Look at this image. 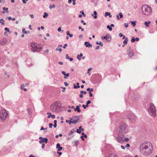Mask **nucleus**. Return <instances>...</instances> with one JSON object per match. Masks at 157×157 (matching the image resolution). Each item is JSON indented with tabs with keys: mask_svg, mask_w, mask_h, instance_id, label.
I'll return each mask as SVG.
<instances>
[{
	"mask_svg": "<svg viewBox=\"0 0 157 157\" xmlns=\"http://www.w3.org/2000/svg\"><path fill=\"white\" fill-rule=\"evenodd\" d=\"M128 130V127L125 124H121L117 128L116 140L117 142L123 144L129 141V138L126 137Z\"/></svg>",
	"mask_w": 157,
	"mask_h": 157,
	"instance_id": "1",
	"label": "nucleus"
},
{
	"mask_svg": "<svg viewBox=\"0 0 157 157\" xmlns=\"http://www.w3.org/2000/svg\"><path fill=\"white\" fill-rule=\"evenodd\" d=\"M152 145L148 142H144L142 143L140 146V151L143 155L147 156L152 152Z\"/></svg>",
	"mask_w": 157,
	"mask_h": 157,
	"instance_id": "2",
	"label": "nucleus"
},
{
	"mask_svg": "<svg viewBox=\"0 0 157 157\" xmlns=\"http://www.w3.org/2000/svg\"><path fill=\"white\" fill-rule=\"evenodd\" d=\"M149 114L151 117H155L156 115V107L152 103L150 104L149 107L147 109Z\"/></svg>",
	"mask_w": 157,
	"mask_h": 157,
	"instance_id": "3",
	"label": "nucleus"
},
{
	"mask_svg": "<svg viewBox=\"0 0 157 157\" xmlns=\"http://www.w3.org/2000/svg\"><path fill=\"white\" fill-rule=\"evenodd\" d=\"M32 50L33 52H40L42 50L41 44H38L34 42H32L30 44Z\"/></svg>",
	"mask_w": 157,
	"mask_h": 157,
	"instance_id": "4",
	"label": "nucleus"
},
{
	"mask_svg": "<svg viewBox=\"0 0 157 157\" xmlns=\"http://www.w3.org/2000/svg\"><path fill=\"white\" fill-rule=\"evenodd\" d=\"M141 9L143 14L145 15H149L152 12L151 7L147 5H143Z\"/></svg>",
	"mask_w": 157,
	"mask_h": 157,
	"instance_id": "5",
	"label": "nucleus"
},
{
	"mask_svg": "<svg viewBox=\"0 0 157 157\" xmlns=\"http://www.w3.org/2000/svg\"><path fill=\"white\" fill-rule=\"evenodd\" d=\"M60 103L59 101H58L54 102L52 104L50 107L51 111L53 112H57L58 111Z\"/></svg>",
	"mask_w": 157,
	"mask_h": 157,
	"instance_id": "6",
	"label": "nucleus"
},
{
	"mask_svg": "<svg viewBox=\"0 0 157 157\" xmlns=\"http://www.w3.org/2000/svg\"><path fill=\"white\" fill-rule=\"evenodd\" d=\"M8 113L4 109H2L0 112V117L2 120H5L7 117Z\"/></svg>",
	"mask_w": 157,
	"mask_h": 157,
	"instance_id": "7",
	"label": "nucleus"
},
{
	"mask_svg": "<svg viewBox=\"0 0 157 157\" xmlns=\"http://www.w3.org/2000/svg\"><path fill=\"white\" fill-rule=\"evenodd\" d=\"M128 117L132 122H133L136 120V117L132 113H130L128 116Z\"/></svg>",
	"mask_w": 157,
	"mask_h": 157,
	"instance_id": "8",
	"label": "nucleus"
},
{
	"mask_svg": "<svg viewBox=\"0 0 157 157\" xmlns=\"http://www.w3.org/2000/svg\"><path fill=\"white\" fill-rule=\"evenodd\" d=\"M79 119V118L77 116L73 117L71 118V120L72 121V123L74 124H75Z\"/></svg>",
	"mask_w": 157,
	"mask_h": 157,
	"instance_id": "9",
	"label": "nucleus"
},
{
	"mask_svg": "<svg viewBox=\"0 0 157 157\" xmlns=\"http://www.w3.org/2000/svg\"><path fill=\"white\" fill-rule=\"evenodd\" d=\"M128 51V55L130 57L133 56L134 55V53L133 51L131 49V47L129 48V50Z\"/></svg>",
	"mask_w": 157,
	"mask_h": 157,
	"instance_id": "10",
	"label": "nucleus"
},
{
	"mask_svg": "<svg viewBox=\"0 0 157 157\" xmlns=\"http://www.w3.org/2000/svg\"><path fill=\"white\" fill-rule=\"evenodd\" d=\"M123 15L122 13L120 12L119 13V15H117V19L118 20H119L120 19L122 18L123 17Z\"/></svg>",
	"mask_w": 157,
	"mask_h": 157,
	"instance_id": "11",
	"label": "nucleus"
},
{
	"mask_svg": "<svg viewBox=\"0 0 157 157\" xmlns=\"http://www.w3.org/2000/svg\"><path fill=\"white\" fill-rule=\"evenodd\" d=\"M6 42V39L4 38L0 40V44L2 45H4Z\"/></svg>",
	"mask_w": 157,
	"mask_h": 157,
	"instance_id": "12",
	"label": "nucleus"
},
{
	"mask_svg": "<svg viewBox=\"0 0 157 157\" xmlns=\"http://www.w3.org/2000/svg\"><path fill=\"white\" fill-rule=\"evenodd\" d=\"M84 45L86 46V47L88 48H91L92 46V45L90 44L88 42H85L84 43Z\"/></svg>",
	"mask_w": 157,
	"mask_h": 157,
	"instance_id": "13",
	"label": "nucleus"
},
{
	"mask_svg": "<svg viewBox=\"0 0 157 157\" xmlns=\"http://www.w3.org/2000/svg\"><path fill=\"white\" fill-rule=\"evenodd\" d=\"M75 111H77L78 112L80 113L81 112V110L79 108V105H77L76 106V108L74 109Z\"/></svg>",
	"mask_w": 157,
	"mask_h": 157,
	"instance_id": "14",
	"label": "nucleus"
},
{
	"mask_svg": "<svg viewBox=\"0 0 157 157\" xmlns=\"http://www.w3.org/2000/svg\"><path fill=\"white\" fill-rule=\"evenodd\" d=\"M109 16V17L110 18L112 17V15L109 12H106L105 13V16L106 17L107 16Z\"/></svg>",
	"mask_w": 157,
	"mask_h": 157,
	"instance_id": "15",
	"label": "nucleus"
},
{
	"mask_svg": "<svg viewBox=\"0 0 157 157\" xmlns=\"http://www.w3.org/2000/svg\"><path fill=\"white\" fill-rule=\"evenodd\" d=\"M151 23V22L150 21H145V22H144V24L147 27H148L149 26V24Z\"/></svg>",
	"mask_w": 157,
	"mask_h": 157,
	"instance_id": "16",
	"label": "nucleus"
},
{
	"mask_svg": "<svg viewBox=\"0 0 157 157\" xmlns=\"http://www.w3.org/2000/svg\"><path fill=\"white\" fill-rule=\"evenodd\" d=\"M107 37L106 38V41L108 42L110 41L111 40V36L109 34H107Z\"/></svg>",
	"mask_w": 157,
	"mask_h": 157,
	"instance_id": "17",
	"label": "nucleus"
},
{
	"mask_svg": "<svg viewBox=\"0 0 157 157\" xmlns=\"http://www.w3.org/2000/svg\"><path fill=\"white\" fill-rule=\"evenodd\" d=\"M130 22L131 23L132 25L133 26V27H135L136 25V21H132Z\"/></svg>",
	"mask_w": 157,
	"mask_h": 157,
	"instance_id": "18",
	"label": "nucleus"
},
{
	"mask_svg": "<svg viewBox=\"0 0 157 157\" xmlns=\"http://www.w3.org/2000/svg\"><path fill=\"white\" fill-rule=\"evenodd\" d=\"M42 140H43V142H45L46 144H47L48 143V139L47 138H44Z\"/></svg>",
	"mask_w": 157,
	"mask_h": 157,
	"instance_id": "19",
	"label": "nucleus"
},
{
	"mask_svg": "<svg viewBox=\"0 0 157 157\" xmlns=\"http://www.w3.org/2000/svg\"><path fill=\"white\" fill-rule=\"evenodd\" d=\"M5 21L3 20V19H1L0 20V23H1L2 25H5L4 23Z\"/></svg>",
	"mask_w": 157,
	"mask_h": 157,
	"instance_id": "20",
	"label": "nucleus"
},
{
	"mask_svg": "<svg viewBox=\"0 0 157 157\" xmlns=\"http://www.w3.org/2000/svg\"><path fill=\"white\" fill-rule=\"evenodd\" d=\"M65 72L64 71H62V73L63 75L66 76L67 77H68L69 75V73H67V74L65 73Z\"/></svg>",
	"mask_w": 157,
	"mask_h": 157,
	"instance_id": "21",
	"label": "nucleus"
},
{
	"mask_svg": "<svg viewBox=\"0 0 157 157\" xmlns=\"http://www.w3.org/2000/svg\"><path fill=\"white\" fill-rule=\"evenodd\" d=\"M96 44H99L101 46H103V44L101 41H100L99 42H98V41H97L96 42Z\"/></svg>",
	"mask_w": 157,
	"mask_h": 157,
	"instance_id": "22",
	"label": "nucleus"
},
{
	"mask_svg": "<svg viewBox=\"0 0 157 157\" xmlns=\"http://www.w3.org/2000/svg\"><path fill=\"white\" fill-rule=\"evenodd\" d=\"M70 121H69L68 120H66V122L67 123H68L69 124H71V123H72V121L71 120V118H70Z\"/></svg>",
	"mask_w": 157,
	"mask_h": 157,
	"instance_id": "23",
	"label": "nucleus"
},
{
	"mask_svg": "<svg viewBox=\"0 0 157 157\" xmlns=\"http://www.w3.org/2000/svg\"><path fill=\"white\" fill-rule=\"evenodd\" d=\"M128 40V38H126L123 41V44H126L127 43V41Z\"/></svg>",
	"mask_w": 157,
	"mask_h": 157,
	"instance_id": "24",
	"label": "nucleus"
},
{
	"mask_svg": "<svg viewBox=\"0 0 157 157\" xmlns=\"http://www.w3.org/2000/svg\"><path fill=\"white\" fill-rule=\"evenodd\" d=\"M48 16V14L46 12H44V15L43 16V17L44 18H46Z\"/></svg>",
	"mask_w": 157,
	"mask_h": 157,
	"instance_id": "25",
	"label": "nucleus"
},
{
	"mask_svg": "<svg viewBox=\"0 0 157 157\" xmlns=\"http://www.w3.org/2000/svg\"><path fill=\"white\" fill-rule=\"evenodd\" d=\"M107 28L110 31H111L113 29L109 25L107 26Z\"/></svg>",
	"mask_w": 157,
	"mask_h": 157,
	"instance_id": "26",
	"label": "nucleus"
},
{
	"mask_svg": "<svg viewBox=\"0 0 157 157\" xmlns=\"http://www.w3.org/2000/svg\"><path fill=\"white\" fill-rule=\"evenodd\" d=\"M3 10H6V12L7 13H9V12L8 11V8H5V7H3Z\"/></svg>",
	"mask_w": 157,
	"mask_h": 157,
	"instance_id": "27",
	"label": "nucleus"
},
{
	"mask_svg": "<svg viewBox=\"0 0 157 157\" xmlns=\"http://www.w3.org/2000/svg\"><path fill=\"white\" fill-rule=\"evenodd\" d=\"M94 14L95 15L94 17V18L95 19L97 18V12L96 11H94Z\"/></svg>",
	"mask_w": 157,
	"mask_h": 157,
	"instance_id": "28",
	"label": "nucleus"
},
{
	"mask_svg": "<svg viewBox=\"0 0 157 157\" xmlns=\"http://www.w3.org/2000/svg\"><path fill=\"white\" fill-rule=\"evenodd\" d=\"M80 94H86L87 93V92L86 91H83V90H81L80 91Z\"/></svg>",
	"mask_w": 157,
	"mask_h": 157,
	"instance_id": "29",
	"label": "nucleus"
},
{
	"mask_svg": "<svg viewBox=\"0 0 157 157\" xmlns=\"http://www.w3.org/2000/svg\"><path fill=\"white\" fill-rule=\"evenodd\" d=\"M75 132V130L74 129H72L70 131L69 134H72Z\"/></svg>",
	"mask_w": 157,
	"mask_h": 157,
	"instance_id": "30",
	"label": "nucleus"
},
{
	"mask_svg": "<svg viewBox=\"0 0 157 157\" xmlns=\"http://www.w3.org/2000/svg\"><path fill=\"white\" fill-rule=\"evenodd\" d=\"M93 88H91L90 89V88H88L87 89V91H90V92H92L93 91Z\"/></svg>",
	"mask_w": 157,
	"mask_h": 157,
	"instance_id": "31",
	"label": "nucleus"
},
{
	"mask_svg": "<svg viewBox=\"0 0 157 157\" xmlns=\"http://www.w3.org/2000/svg\"><path fill=\"white\" fill-rule=\"evenodd\" d=\"M55 7V5H53L52 6L50 5L49 6V8L50 9H52V8H54Z\"/></svg>",
	"mask_w": 157,
	"mask_h": 157,
	"instance_id": "32",
	"label": "nucleus"
},
{
	"mask_svg": "<svg viewBox=\"0 0 157 157\" xmlns=\"http://www.w3.org/2000/svg\"><path fill=\"white\" fill-rule=\"evenodd\" d=\"M107 35L105 36H102L101 37V38L102 40H103L104 39H106V38H107Z\"/></svg>",
	"mask_w": 157,
	"mask_h": 157,
	"instance_id": "33",
	"label": "nucleus"
},
{
	"mask_svg": "<svg viewBox=\"0 0 157 157\" xmlns=\"http://www.w3.org/2000/svg\"><path fill=\"white\" fill-rule=\"evenodd\" d=\"M135 38L134 37H133L132 38V39H131V41L132 42H135Z\"/></svg>",
	"mask_w": 157,
	"mask_h": 157,
	"instance_id": "34",
	"label": "nucleus"
},
{
	"mask_svg": "<svg viewBox=\"0 0 157 157\" xmlns=\"http://www.w3.org/2000/svg\"><path fill=\"white\" fill-rule=\"evenodd\" d=\"M22 31V32L25 33V34H26L27 33V32L25 31V29H23Z\"/></svg>",
	"mask_w": 157,
	"mask_h": 157,
	"instance_id": "35",
	"label": "nucleus"
},
{
	"mask_svg": "<svg viewBox=\"0 0 157 157\" xmlns=\"http://www.w3.org/2000/svg\"><path fill=\"white\" fill-rule=\"evenodd\" d=\"M91 102L90 101V100L87 101L86 103V106H87V105H88L89 104H90V103Z\"/></svg>",
	"mask_w": 157,
	"mask_h": 157,
	"instance_id": "36",
	"label": "nucleus"
},
{
	"mask_svg": "<svg viewBox=\"0 0 157 157\" xmlns=\"http://www.w3.org/2000/svg\"><path fill=\"white\" fill-rule=\"evenodd\" d=\"M56 51H59L60 52H61L62 51V49L61 48H59V49L58 48H56Z\"/></svg>",
	"mask_w": 157,
	"mask_h": 157,
	"instance_id": "37",
	"label": "nucleus"
},
{
	"mask_svg": "<svg viewBox=\"0 0 157 157\" xmlns=\"http://www.w3.org/2000/svg\"><path fill=\"white\" fill-rule=\"evenodd\" d=\"M60 147V144L59 143H58L57 145H56V147L57 148H59V147Z\"/></svg>",
	"mask_w": 157,
	"mask_h": 157,
	"instance_id": "38",
	"label": "nucleus"
},
{
	"mask_svg": "<svg viewBox=\"0 0 157 157\" xmlns=\"http://www.w3.org/2000/svg\"><path fill=\"white\" fill-rule=\"evenodd\" d=\"M92 69V68H90L88 70V72L87 73L88 74H89L90 75V71H91Z\"/></svg>",
	"mask_w": 157,
	"mask_h": 157,
	"instance_id": "39",
	"label": "nucleus"
},
{
	"mask_svg": "<svg viewBox=\"0 0 157 157\" xmlns=\"http://www.w3.org/2000/svg\"><path fill=\"white\" fill-rule=\"evenodd\" d=\"M80 87L79 86H76L75 84H74V89L78 88Z\"/></svg>",
	"mask_w": 157,
	"mask_h": 157,
	"instance_id": "40",
	"label": "nucleus"
},
{
	"mask_svg": "<svg viewBox=\"0 0 157 157\" xmlns=\"http://www.w3.org/2000/svg\"><path fill=\"white\" fill-rule=\"evenodd\" d=\"M4 30L8 32H10L9 29L7 28H5Z\"/></svg>",
	"mask_w": 157,
	"mask_h": 157,
	"instance_id": "41",
	"label": "nucleus"
},
{
	"mask_svg": "<svg viewBox=\"0 0 157 157\" xmlns=\"http://www.w3.org/2000/svg\"><path fill=\"white\" fill-rule=\"evenodd\" d=\"M53 125V124L52 123H50L49 124V127L50 128H51Z\"/></svg>",
	"mask_w": 157,
	"mask_h": 157,
	"instance_id": "42",
	"label": "nucleus"
},
{
	"mask_svg": "<svg viewBox=\"0 0 157 157\" xmlns=\"http://www.w3.org/2000/svg\"><path fill=\"white\" fill-rule=\"evenodd\" d=\"M81 57L80 56H79L78 55L77 56V58L79 60H81Z\"/></svg>",
	"mask_w": 157,
	"mask_h": 157,
	"instance_id": "43",
	"label": "nucleus"
},
{
	"mask_svg": "<svg viewBox=\"0 0 157 157\" xmlns=\"http://www.w3.org/2000/svg\"><path fill=\"white\" fill-rule=\"evenodd\" d=\"M88 105H87V106H86V105H82V107H83V108L84 109H86V107H88Z\"/></svg>",
	"mask_w": 157,
	"mask_h": 157,
	"instance_id": "44",
	"label": "nucleus"
},
{
	"mask_svg": "<svg viewBox=\"0 0 157 157\" xmlns=\"http://www.w3.org/2000/svg\"><path fill=\"white\" fill-rule=\"evenodd\" d=\"M130 147V145L129 144H127L126 145L125 148H126L127 147L128 148Z\"/></svg>",
	"mask_w": 157,
	"mask_h": 157,
	"instance_id": "45",
	"label": "nucleus"
},
{
	"mask_svg": "<svg viewBox=\"0 0 157 157\" xmlns=\"http://www.w3.org/2000/svg\"><path fill=\"white\" fill-rule=\"evenodd\" d=\"M62 148H63L62 147H61L58 148V151H60L62 150Z\"/></svg>",
	"mask_w": 157,
	"mask_h": 157,
	"instance_id": "46",
	"label": "nucleus"
},
{
	"mask_svg": "<svg viewBox=\"0 0 157 157\" xmlns=\"http://www.w3.org/2000/svg\"><path fill=\"white\" fill-rule=\"evenodd\" d=\"M76 132L78 133H81V131L80 130L78 129H77V130Z\"/></svg>",
	"mask_w": 157,
	"mask_h": 157,
	"instance_id": "47",
	"label": "nucleus"
},
{
	"mask_svg": "<svg viewBox=\"0 0 157 157\" xmlns=\"http://www.w3.org/2000/svg\"><path fill=\"white\" fill-rule=\"evenodd\" d=\"M89 96L90 97H92V96L93 94L91 93V92H89Z\"/></svg>",
	"mask_w": 157,
	"mask_h": 157,
	"instance_id": "48",
	"label": "nucleus"
},
{
	"mask_svg": "<svg viewBox=\"0 0 157 157\" xmlns=\"http://www.w3.org/2000/svg\"><path fill=\"white\" fill-rule=\"evenodd\" d=\"M124 25L126 28L128 27V23H124Z\"/></svg>",
	"mask_w": 157,
	"mask_h": 157,
	"instance_id": "49",
	"label": "nucleus"
},
{
	"mask_svg": "<svg viewBox=\"0 0 157 157\" xmlns=\"http://www.w3.org/2000/svg\"><path fill=\"white\" fill-rule=\"evenodd\" d=\"M64 84L66 86H68L69 85V84L66 82H64Z\"/></svg>",
	"mask_w": 157,
	"mask_h": 157,
	"instance_id": "50",
	"label": "nucleus"
},
{
	"mask_svg": "<svg viewBox=\"0 0 157 157\" xmlns=\"http://www.w3.org/2000/svg\"><path fill=\"white\" fill-rule=\"evenodd\" d=\"M28 0H22V2L24 3H26Z\"/></svg>",
	"mask_w": 157,
	"mask_h": 157,
	"instance_id": "51",
	"label": "nucleus"
},
{
	"mask_svg": "<svg viewBox=\"0 0 157 157\" xmlns=\"http://www.w3.org/2000/svg\"><path fill=\"white\" fill-rule=\"evenodd\" d=\"M66 58L67 59H69V56H68L67 54L66 55Z\"/></svg>",
	"mask_w": 157,
	"mask_h": 157,
	"instance_id": "52",
	"label": "nucleus"
},
{
	"mask_svg": "<svg viewBox=\"0 0 157 157\" xmlns=\"http://www.w3.org/2000/svg\"><path fill=\"white\" fill-rule=\"evenodd\" d=\"M73 1V5H75L76 4L75 2L76 1V0H72Z\"/></svg>",
	"mask_w": 157,
	"mask_h": 157,
	"instance_id": "53",
	"label": "nucleus"
},
{
	"mask_svg": "<svg viewBox=\"0 0 157 157\" xmlns=\"http://www.w3.org/2000/svg\"><path fill=\"white\" fill-rule=\"evenodd\" d=\"M119 36L120 37H121L123 36L124 35L121 33H119Z\"/></svg>",
	"mask_w": 157,
	"mask_h": 157,
	"instance_id": "54",
	"label": "nucleus"
},
{
	"mask_svg": "<svg viewBox=\"0 0 157 157\" xmlns=\"http://www.w3.org/2000/svg\"><path fill=\"white\" fill-rule=\"evenodd\" d=\"M121 148L123 149H124L125 148V147L122 145H121Z\"/></svg>",
	"mask_w": 157,
	"mask_h": 157,
	"instance_id": "55",
	"label": "nucleus"
},
{
	"mask_svg": "<svg viewBox=\"0 0 157 157\" xmlns=\"http://www.w3.org/2000/svg\"><path fill=\"white\" fill-rule=\"evenodd\" d=\"M99 48V46H97L95 48L96 50H98Z\"/></svg>",
	"mask_w": 157,
	"mask_h": 157,
	"instance_id": "56",
	"label": "nucleus"
},
{
	"mask_svg": "<svg viewBox=\"0 0 157 157\" xmlns=\"http://www.w3.org/2000/svg\"><path fill=\"white\" fill-rule=\"evenodd\" d=\"M67 44H65L64 45V46L63 47V48H66V47H67Z\"/></svg>",
	"mask_w": 157,
	"mask_h": 157,
	"instance_id": "57",
	"label": "nucleus"
},
{
	"mask_svg": "<svg viewBox=\"0 0 157 157\" xmlns=\"http://www.w3.org/2000/svg\"><path fill=\"white\" fill-rule=\"evenodd\" d=\"M44 147H45V144H42V147H41L42 148V149L44 148Z\"/></svg>",
	"mask_w": 157,
	"mask_h": 157,
	"instance_id": "58",
	"label": "nucleus"
},
{
	"mask_svg": "<svg viewBox=\"0 0 157 157\" xmlns=\"http://www.w3.org/2000/svg\"><path fill=\"white\" fill-rule=\"evenodd\" d=\"M61 30V28L60 27H59L58 29V31L59 32H60Z\"/></svg>",
	"mask_w": 157,
	"mask_h": 157,
	"instance_id": "59",
	"label": "nucleus"
},
{
	"mask_svg": "<svg viewBox=\"0 0 157 157\" xmlns=\"http://www.w3.org/2000/svg\"><path fill=\"white\" fill-rule=\"evenodd\" d=\"M79 96L80 98H82L83 97V94H80L79 95Z\"/></svg>",
	"mask_w": 157,
	"mask_h": 157,
	"instance_id": "60",
	"label": "nucleus"
},
{
	"mask_svg": "<svg viewBox=\"0 0 157 157\" xmlns=\"http://www.w3.org/2000/svg\"><path fill=\"white\" fill-rule=\"evenodd\" d=\"M83 37V35L82 34L80 35L79 36V38L80 39L82 38Z\"/></svg>",
	"mask_w": 157,
	"mask_h": 157,
	"instance_id": "61",
	"label": "nucleus"
},
{
	"mask_svg": "<svg viewBox=\"0 0 157 157\" xmlns=\"http://www.w3.org/2000/svg\"><path fill=\"white\" fill-rule=\"evenodd\" d=\"M30 16L32 18H33L34 17V15H33V14H30Z\"/></svg>",
	"mask_w": 157,
	"mask_h": 157,
	"instance_id": "62",
	"label": "nucleus"
},
{
	"mask_svg": "<svg viewBox=\"0 0 157 157\" xmlns=\"http://www.w3.org/2000/svg\"><path fill=\"white\" fill-rule=\"evenodd\" d=\"M80 13H81L82 14H83L84 16H85V14H84V12L83 11H81L80 12Z\"/></svg>",
	"mask_w": 157,
	"mask_h": 157,
	"instance_id": "63",
	"label": "nucleus"
},
{
	"mask_svg": "<svg viewBox=\"0 0 157 157\" xmlns=\"http://www.w3.org/2000/svg\"><path fill=\"white\" fill-rule=\"evenodd\" d=\"M80 137L81 138V139L82 140H84V137H83V136H81Z\"/></svg>",
	"mask_w": 157,
	"mask_h": 157,
	"instance_id": "64",
	"label": "nucleus"
}]
</instances>
